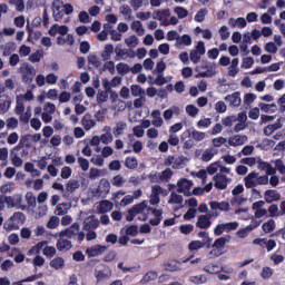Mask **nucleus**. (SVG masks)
Listing matches in <instances>:
<instances>
[{"instance_id":"nucleus-1","label":"nucleus","mask_w":285,"mask_h":285,"mask_svg":"<svg viewBox=\"0 0 285 285\" xmlns=\"http://www.w3.org/2000/svg\"><path fill=\"white\" fill-rule=\"evenodd\" d=\"M245 188H255L256 186H266L268 184V175L259 176V173L252 171L245 178Z\"/></svg>"},{"instance_id":"nucleus-2","label":"nucleus","mask_w":285,"mask_h":285,"mask_svg":"<svg viewBox=\"0 0 285 285\" xmlns=\"http://www.w3.org/2000/svg\"><path fill=\"white\" fill-rule=\"evenodd\" d=\"M226 244L228 239L224 236L217 238L214 244H212V250L209 252L210 257H222L226 253Z\"/></svg>"},{"instance_id":"nucleus-3","label":"nucleus","mask_w":285,"mask_h":285,"mask_svg":"<svg viewBox=\"0 0 285 285\" xmlns=\"http://www.w3.org/2000/svg\"><path fill=\"white\" fill-rule=\"evenodd\" d=\"M20 72L22 75V81L27 86H30L32 81H35V77L37 76V70L33 66L29 63H24L20 67Z\"/></svg>"},{"instance_id":"nucleus-4","label":"nucleus","mask_w":285,"mask_h":285,"mask_svg":"<svg viewBox=\"0 0 285 285\" xmlns=\"http://www.w3.org/2000/svg\"><path fill=\"white\" fill-rule=\"evenodd\" d=\"M177 193H183L185 197H190L193 195L190 191V188H193V180L181 178L177 181Z\"/></svg>"},{"instance_id":"nucleus-5","label":"nucleus","mask_w":285,"mask_h":285,"mask_svg":"<svg viewBox=\"0 0 285 285\" xmlns=\"http://www.w3.org/2000/svg\"><path fill=\"white\" fill-rule=\"evenodd\" d=\"M213 215L206 214L198 216V219L196 222V228H200V230H208L210 226H213Z\"/></svg>"},{"instance_id":"nucleus-6","label":"nucleus","mask_w":285,"mask_h":285,"mask_svg":"<svg viewBox=\"0 0 285 285\" xmlns=\"http://www.w3.org/2000/svg\"><path fill=\"white\" fill-rule=\"evenodd\" d=\"M97 228H99V219H97V216L91 215L85 218L82 230H97Z\"/></svg>"},{"instance_id":"nucleus-7","label":"nucleus","mask_w":285,"mask_h":285,"mask_svg":"<svg viewBox=\"0 0 285 285\" xmlns=\"http://www.w3.org/2000/svg\"><path fill=\"white\" fill-rule=\"evenodd\" d=\"M23 148H32V135L27 134L20 137V140L17 146L13 147V150H23Z\"/></svg>"},{"instance_id":"nucleus-8","label":"nucleus","mask_w":285,"mask_h":285,"mask_svg":"<svg viewBox=\"0 0 285 285\" xmlns=\"http://www.w3.org/2000/svg\"><path fill=\"white\" fill-rule=\"evenodd\" d=\"M108 250V246L96 244L86 249V254L88 257H99V255H104V252Z\"/></svg>"},{"instance_id":"nucleus-9","label":"nucleus","mask_w":285,"mask_h":285,"mask_svg":"<svg viewBox=\"0 0 285 285\" xmlns=\"http://www.w3.org/2000/svg\"><path fill=\"white\" fill-rule=\"evenodd\" d=\"M214 186L218 190H226V188L228 187V177H226V175L224 174H216L214 176Z\"/></svg>"},{"instance_id":"nucleus-10","label":"nucleus","mask_w":285,"mask_h":285,"mask_svg":"<svg viewBox=\"0 0 285 285\" xmlns=\"http://www.w3.org/2000/svg\"><path fill=\"white\" fill-rule=\"evenodd\" d=\"M185 137H191L195 141H204V139H206V132L204 131H198L196 129H194L190 132V129H187L186 131L183 132L181 135V141H184Z\"/></svg>"},{"instance_id":"nucleus-11","label":"nucleus","mask_w":285,"mask_h":285,"mask_svg":"<svg viewBox=\"0 0 285 285\" xmlns=\"http://www.w3.org/2000/svg\"><path fill=\"white\" fill-rule=\"evenodd\" d=\"M264 199L266 204H273L275 202H279L282 199V194L277 191V189H267L264 193Z\"/></svg>"},{"instance_id":"nucleus-12","label":"nucleus","mask_w":285,"mask_h":285,"mask_svg":"<svg viewBox=\"0 0 285 285\" xmlns=\"http://www.w3.org/2000/svg\"><path fill=\"white\" fill-rule=\"evenodd\" d=\"M225 101H228L229 106H233L234 108H239V106H242V94L236 91L232 95H227Z\"/></svg>"},{"instance_id":"nucleus-13","label":"nucleus","mask_w":285,"mask_h":285,"mask_svg":"<svg viewBox=\"0 0 285 285\" xmlns=\"http://www.w3.org/2000/svg\"><path fill=\"white\" fill-rule=\"evenodd\" d=\"M168 17H170V9L157 10L154 12V19L163 22V26H169Z\"/></svg>"},{"instance_id":"nucleus-14","label":"nucleus","mask_w":285,"mask_h":285,"mask_svg":"<svg viewBox=\"0 0 285 285\" xmlns=\"http://www.w3.org/2000/svg\"><path fill=\"white\" fill-rule=\"evenodd\" d=\"M12 104V98L10 96L3 94L0 96V112L4 115L10 110V105Z\"/></svg>"},{"instance_id":"nucleus-15","label":"nucleus","mask_w":285,"mask_h":285,"mask_svg":"<svg viewBox=\"0 0 285 285\" xmlns=\"http://www.w3.org/2000/svg\"><path fill=\"white\" fill-rule=\"evenodd\" d=\"M80 184L79 180L77 179H70L68 180V183L66 184V191L63 194V197H70L72 195V193H75V190H77L79 188Z\"/></svg>"},{"instance_id":"nucleus-16","label":"nucleus","mask_w":285,"mask_h":285,"mask_svg":"<svg viewBox=\"0 0 285 285\" xmlns=\"http://www.w3.org/2000/svg\"><path fill=\"white\" fill-rule=\"evenodd\" d=\"M248 141V137L246 135H235L229 138L228 144L230 146L237 147V146H244Z\"/></svg>"},{"instance_id":"nucleus-17","label":"nucleus","mask_w":285,"mask_h":285,"mask_svg":"<svg viewBox=\"0 0 285 285\" xmlns=\"http://www.w3.org/2000/svg\"><path fill=\"white\" fill-rule=\"evenodd\" d=\"M56 246H57V249L60 252H63V250L68 252L70 250V248H72V242L60 236V238H58L57 240Z\"/></svg>"},{"instance_id":"nucleus-18","label":"nucleus","mask_w":285,"mask_h":285,"mask_svg":"<svg viewBox=\"0 0 285 285\" xmlns=\"http://www.w3.org/2000/svg\"><path fill=\"white\" fill-rule=\"evenodd\" d=\"M282 120L277 119L276 122L272 124V125H267L264 129L263 132L265 135V137H271V135H273V132H275V130H279V128H282Z\"/></svg>"},{"instance_id":"nucleus-19","label":"nucleus","mask_w":285,"mask_h":285,"mask_svg":"<svg viewBox=\"0 0 285 285\" xmlns=\"http://www.w3.org/2000/svg\"><path fill=\"white\" fill-rule=\"evenodd\" d=\"M27 41H29V43H35V41H39V39H41V31H35L29 24L27 26Z\"/></svg>"},{"instance_id":"nucleus-20","label":"nucleus","mask_w":285,"mask_h":285,"mask_svg":"<svg viewBox=\"0 0 285 285\" xmlns=\"http://www.w3.org/2000/svg\"><path fill=\"white\" fill-rule=\"evenodd\" d=\"M151 117L153 126H155L156 128H161L164 126V119L161 118V111H159V109H155L154 111H151Z\"/></svg>"},{"instance_id":"nucleus-21","label":"nucleus","mask_w":285,"mask_h":285,"mask_svg":"<svg viewBox=\"0 0 285 285\" xmlns=\"http://www.w3.org/2000/svg\"><path fill=\"white\" fill-rule=\"evenodd\" d=\"M115 52V46L108 43L105 46L104 50L100 53L102 61H110V57Z\"/></svg>"},{"instance_id":"nucleus-22","label":"nucleus","mask_w":285,"mask_h":285,"mask_svg":"<svg viewBox=\"0 0 285 285\" xmlns=\"http://www.w3.org/2000/svg\"><path fill=\"white\" fill-rule=\"evenodd\" d=\"M81 122L85 130H90L91 128H95V126H97V122L95 121V119H92V116H90V114H86L82 117Z\"/></svg>"},{"instance_id":"nucleus-23","label":"nucleus","mask_w":285,"mask_h":285,"mask_svg":"<svg viewBox=\"0 0 285 285\" xmlns=\"http://www.w3.org/2000/svg\"><path fill=\"white\" fill-rule=\"evenodd\" d=\"M197 237L203 239L200 242L205 245V248H213V238H210L207 232H199Z\"/></svg>"},{"instance_id":"nucleus-24","label":"nucleus","mask_w":285,"mask_h":285,"mask_svg":"<svg viewBox=\"0 0 285 285\" xmlns=\"http://www.w3.org/2000/svg\"><path fill=\"white\" fill-rule=\"evenodd\" d=\"M49 266L51 268H55V271H60V268H63V266H66V261L63 259V257L57 256L56 258L50 261Z\"/></svg>"},{"instance_id":"nucleus-25","label":"nucleus","mask_w":285,"mask_h":285,"mask_svg":"<svg viewBox=\"0 0 285 285\" xmlns=\"http://www.w3.org/2000/svg\"><path fill=\"white\" fill-rule=\"evenodd\" d=\"M11 163L16 168H21L23 166V159H21L19 157V155L17 154V150H14V148L11 149Z\"/></svg>"},{"instance_id":"nucleus-26","label":"nucleus","mask_w":285,"mask_h":285,"mask_svg":"<svg viewBox=\"0 0 285 285\" xmlns=\"http://www.w3.org/2000/svg\"><path fill=\"white\" fill-rule=\"evenodd\" d=\"M258 108L262 110V112H277V105H275V102L269 105L265 102H261L258 105Z\"/></svg>"},{"instance_id":"nucleus-27","label":"nucleus","mask_w":285,"mask_h":285,"mask_svg":"<svg viewBox=\"0 0 285 285\" xmlns=\"http://www.w3.org/2000/svg\"><path fill=\"white\" fill-rule=\"evenodd\" d=\"M139 161L135 157H127L125 159V167L128 168L129 170H136L138 168Z\"/></svg>"},{"instance_id":"nucleus-28","label":"nucleus","mask_w":285,"mask_h":285,"mask_svg":"<svg viewBox=\"0 0 285 285\" xmlns=\"http://www.w3.org/2000/svg\"><path fill=\"white\" fill-rule=\"evenodd\" d=\"M87 61L89 66H94V68H101V60L95 53H89L87 57Z\"/></svg>"},{"instance_id":"nucleus-29","label":"nucleus","mask_w":285,"mask_h":285,"mask_svg":"<svg viewBox=\"0 0 285 285\" xmlns=\"http://www.w3.org/2000/svg\"><path fill=\"white\" fill-rule=\"evenodd\" d=\"M131 30H135L138 37H144L145 30H144V24H141V21L135 20L131 23Z\"/></svg>"},{"instance_id":"nucleus-30","label":"nucleus","mask_w":285,"mask_h":285,"mask_svg":"<svg viewBox=\"0 0 285 285\" xmlns=\"http://www.w3.org/2000/svg\"><path fill=\"white\" fill-rule=\"evenodd\" d=\"M146 208H148V200H142L141 203L134 205L131 210L135 212L136 215H141Z\"/></svg>"},{"instance_id":"nucleus-31","label":"nucleus","mask_w":285,"mask_h":285,"mask_svg":"<svg viewBox=\"0 0 285 285\" xmlns=\"http://www.w3.org/2000/svg\"><path fill=\"white\" fill-rule=\"evenodd\" d=\"M48 246V240L39 242L36 246L29 249V255H32V253H36V255H39L43 248Z\"/></svg>"},{"instance_id":"nucleus-32","label":"nucleus","mask_w":285,"mask_h":285,"mask_svg":"<svg viewBox=\"0 0 285 285\" xmlns=\"http://www.w3.org/2000/svg\"><path fill=\"white\" fill-rule=\"evenodd\" d=\"M42 254L45 255V257L47 259H52V257H55L57 255V248L55 246H46L42 249Z\"/></svg>"},{"instance_id":"nucleus-33","label":"nucleus","mask_w":285,"mask_h":285,"mask_svg":"<svg viewBox=\"0 0 285 285\" xmlns=\"http://www.w3.org/2000/svg\"><path fill=\"white\" fill-rule=\"evenodd\" d=\"M116 70L118 75H121L124 77V75H128V72H130V66H128V63L126 62H119L116 66Z\"/></svg>"},{"instance_id":"nucleus-34","label":"nucleus","mask_w":285,"mask_h":285,"mask_svg":"<svg viewBox=\"0 0 285 285\" xmlns=\"http://www.w3.org/2000/svg\"><path fill=\"white\" fill-rule=\"evenodd\" d=\"M189 282H191V284H196V285L206 284V282H208V277H206V275H204V274L190 276Z\"/></svg>"},{"instance_id":"nucleus-35","label":"nucleus","mask_w":285,"mask_h":285,"mask_svg":"<svg viewBox=\"0 0 285 285\" xmlns=\"http://www.w3.org/2000/svg\"><path fill=\"white\" fill-rule=\"evenodd\" d=\"M26 202L29 208H37V197H35V194H32V191H28L26 194Z\"/></svg>"},{"instance_id":"nucleus-36","label":"nucleus","mask_w":285,"mask_h":285,"mask_svg":"<svg viewBox=\"0 0 285 285\" xmlns=\"http://www.w3.org/2000/svg\"><path fill=\"white\" fill-rule=\"evenodd\" d=\"M216 71H215V67L210 66V69L206 70V71H200L198 72L195 78L196 79H202V78H206V77H215Z\"/></svg>"},{"instance_id":"nucleus-37","label":"nucleus","mask_w":285,"mask_h":285,"mask_svg":"<svg viewBox=\"0 0 285 285\" xmlns=\"http://www.w3.org/2000/svg\"><path fill=\"white\" fill-rule=\"evenodd\" d=\"M206 14H208V9H200L195 14L194 20L197 21V23H202L206 19Z\"/></svg>"},{"instance_id":"nucleus-38","label":"nucleus","mask_w":285,"mask_h":285,"mask_svg":"<svg viewBox=\"0 0 285 285\" xmlns=\"http://www.w3.org/2000/svg\"><path fill=\"white\" fill-rule=\"evenodd\" d=\"M126 122L119 121L116 124V127L114 128V135L115 137H119L120 135H124V130H126Z\"/></svg>"},{"instance_id":"nucleus-39","label":"nucleus","mask_w":285,"mask_h":285,"mask_svg":"<svg viewBox=\"0 0 285 285\" xmlns=\"http://www.w3.org/2000/svg\"><path fill=\"white\" fill-rule=\"evenodd\" d=\"M168 204H184V196L178 195L175 191H171Z\"/></svg>"},{"instance_id":"nucleus-40","label":"nucleus","mask_w":285,"mask_h":285,"mask_svg":"<svg viewBox=\"0 0 285 285\" xmlns=\"http://www.w3.org/2000/svg\"><path fill=\"white\" fill-rule=\"evenodd\" d=\"M10 219L11 222H17V224H23V222H26V214L22 212H16Z\"/></svg>"},{"instance_id":"nucleus-41","label":"nucleus","mask_w":285,"mask_h":285,"mask_svg":"<svg viewBox=\"0 0 285 285\" xmlns=\"http://www.w3.org/2000/svg\"><path fill=\"white\" fill-rule=\"evenodd\" d=\"M112 208H114V205H112V202L110 200H102L100 203V213H110Z\"/></svg>"},{"instance_id":"nucleus-42","label":"nucleus","mask_w":285,"mask_h":285,"mask_svg":"<svg viewBox=\"0 0 285 285\" xmlns=\"http://www.w3.org/2000/svg\"><path fill=\"white\" fill-rule=\"evenodd\" d=\"M171 178H173V169L170 168H166L159 174L160 181H168Z\"/></svg>"},{"instance_id":"nucleus-43","label":"nucleus","mask_w":285,"mask_h":285,"mask_svg":"<svg viewBox=\"0 0 285 285\" xmlns=\"http://www.w3.org/2000/svg\"><path fill=\"white\" fill-rule=\"evenodd\" d=\"M125 43L128 48H137L139 46V38L137 36H130L125 40Z\"/></svg>"},{"instance_id":"nucleus-44","label":"nucleus","mask_w":285,"mask_h":285,"mask_svg":"<svg viewBox=\"0 0 285 285\" xmlns=\"http://www.w3.org/2000/svg\"><path fill=\"white\" fill-rule=\"evenodd\" d=\"M262 228L265 233H273V230H275V220L274 219H269L266 223H264L262 225Z\"/></svg>"},{"instance_id":"nucleus-45","label":"nucleus","mask_w":285,"mask_h":285,"mask_svg":"<svg viewBox=\"0 0 285 285\" xmlns=\"http://www.w3.org/2000/svg\"><path fill=\"white\" fill-rule=\"evenodd\" d=\"M203 271H205V273H209V275H217V273H219V265H215V264H209L206 265Z\"/></svg>"},{"instance_id":"nucleus-46","label":"nucleus","mask_w":285,"mask_h":285,"mask_svg":"<svg viewBox=\"0 0 285 285\" xmlns=\"http://www.w3.org/2000/svg\"><path fill=\"white\" fill-rule=\"evenodd\" d=\"M254 63H255V59H253V57H245L243 58L240 68H244L245 70H249V68H253Z\"/></svg>"},{"instance_id":"nucleus-47","label":"nucleus","mask_w":285,"mask_h":285,"mask_svg":"<svg viewBox=\"0 0 285 285\" xmlns=\"http://www.w3.org/2000/svg\"><path fill=\"white\" fill-rule=\"evenodd\" d=\"M174 12L177 14L178 19H186V17H188V10L184 7H176Z\"/></svg>"},{"instance_id":"nucleus-48","label":"nucleus","mask_w":285,"mask_h":285,"mask_svg":"<svg viewBox=\"0 0 285 285\" xmlns=\"http://www.w3.org/2000/svg\"><path fill=\"white\" fill-rule=\"evenodd\" d=\"M112 186H116V188H121L124 184H126V179H124V176L116 175L111 180Z\"/></svg>"},{"instance_id":"nucleus-49","label":"nucleus","mask_w":285,"mask_h":285,"mask_svg":"<svg viewBox=\"0 0 285 285\" xmlns=\"http://www.w3.org/2000/svg\"><path fill=\"white\" fill-rule=\"evenodd\" d=\"M188 248L190 250H199L200 248H206V245H204L202 240H191L188 244Z\"/></svg>"},{"instance_id":"nucleus-50","label":"nucleus","mask_w":285,"mask_h":285,"mask_svg":"<svg viewBox=\"0 0 285 285\" xmlns=\"http://www.w3.org/2000/svg\"><path fill=\"white\" fill-rule=\"evenodd\" d=\"M153 279H157V272H147L146 275H144L141 282L142 284H148V282H153Z\"/></svg>"},{"instance_id":"nucleus-51","label":"nucleus","mask_w":285,"mask_h":285,"mask_svg":"<svg viewBox=\"0 0 285 285\" xmlns=\"http://www.w3.org/2000/svg\"><path fill=\"white\" fill-rule=\"evenodd\" d=\"M238 227H239V223H237V222L223 224V228H224L225 233H230V230H237Z\"/></svg>"},{"instance_id":"nucleus-52","label":"nucleus","mask_w":285,"mask_h":285,"mask_svg":"<svg viewBox=\"0 0 285 285\" xmlns=\"http://www.w3.org/2000/svg\"><path fill=\"white\" fill-rule=\"evenodd\" d=\"M179 230L183 235H190L195 230V226L193 224L180 225Z\"/></svg>"},{"instance_id":"nucleus-53","label":"nucleus","mask_w":285,"mask_h":285,"mask_svg":"<svg viewBox=\"0 0 285 285\" xmlns=\"http://www.w3.org/2000/svg\"><path fill=\"white\" fill-rule=\"evenodd\" d=\"M261 277L263 279H271V277H273V268L265 266L263 267L262 272H261Z\"/></svg>"},{"instance_id":"nucleus-54","label":"nucleus","mask_w":285,"mask_h":285,"mask_svg":"<svg viewBox=\"0 0 285 285\" xmlns=\"http://www.w3.org/2000/svg\"><path fill=\"white\" fill-rule=\"evenodd\" d=\"M186 112L189 117H197V115H199V109L195 107V105H187Z\"/></svg>"},{"instance_id":"nucleus-55","label":"nucleus","mask_w":285,"mask_h":285,"mask_svg":"<svg viewBox=\"0 0 285 285\" xmlns=\"http://www.w3.org/2000/svg\"><path fill=\"white\" fill-rule=\"evenodd\" d=\"M189 59L193 63H199V61L202 60V55L198 53V51H196L195 49H193L189 52Z\"/></svg>"},{"instance_id":"nucleus-56","label":"nucleus","mask_w":285,"mask_h":285,"mask_svg":"<svg viewBox=\"0 0 285 285\" xmlns=\"http://www.w3.org/2000/svg\"><path fill=\"white\" fill-rule=\"evenodd\" d=\"M144 89L139 85H132L131 86V95L132 97H141L144 95Z\"/></svg>"},{"instance_id":"nucleus-57","label":"nucleus","mask_w":285,"mask_h":285,"mask_svg":"<svg viewBox=\"0 0 285 285\" xmlns=\"http://www.w3.org/2000/svg\"><path fill=\"white\" fill-rule=\"evenodd\" d=\"M96 99L97 104H106L108 101V91H98Z\"/></svg>"},{"instance_id":"nucleus-58","label":"nucleus","mask_w":285,"mask_h":285,"mask_svg":"<svg viewBox=\"0 0 285 285\" xmlns=\"http://www.w3.org/2000/svg\"><path fill=\"white\" fill-rule=\"evenodd\" d=\"M223 126L230 127L235 121H237V116H227L222 119Z\"/></svg>"},{"instance_id":"nucleus-59","label":"nucleus","mask_w":285,"mask_h":285,"mask_svg":"<svg viewBox=\"0 0 285 285\" xmlns=\"http://www.w3.org/2000/svg\"><path fill=\"white\" fill-rule=\"evenodd\" d=\"M78 164H79L81 170H83L85 173H86V170H88L90 168V161H88V159H86L83 157L78 158Z\"/></svg>"},{"instance_id":"nucleus-60","label":"nucleus","mask_w":285,"mask_h":285,"mask_svg":"<svg viewBox=\"0 0 285 285\" xmlns=\"http://www.w3.org/2000/svg\"><path fill=\"white\" fill-rule=\"evenodd\" d=\"M112 132H105L100 136V141L101 144H105L107 146V144L112 142Z\"/></svg>"},{"instance_id":"nucleus-61","label":"nucleus","mask_w":285,"mask_h":285,"mask_svg":"<svg viewBox=\"0 0 285 285\" xmlns=\"http://www.w3.org/2000/svg\"><path fill=\"white\" fill-rule=\"evenodd\" d=\"M215 157L213 149H206L202 155L203 161H210Z\"/></svg>"},{"instance_id":"nucleus-62","label":"nucleus","mask_w":285,"mask_h":285,"mask_svg":"<svg viewBox=\"0 0 285 285\" xmlns=\"http://www.w3.org/2000/svg\"><path fill=\"white\" fill-rule=\"evenodd\" d=\"M215 110L216 112L223 114L226 112L227 107H226V102L219 100L215 104Z\"/></svg>"},{"instance_id":"nucleus-63","label":"nucleus","mask_w":285,"mask_h":285,"mask_svg":"<svg viewBox=\"0 0 285 285\" xmlns=\"http://www.w3.org/2000/svg\"><path fill=\"white\" fill-rule=\"evenodd\" d=\"M244 202H246V198H244L243 196H235L230 199L232 206H242Z\"/></svg>"},{"instance_id":"nucleus-64","label":"nucleus","mask_w":285,"mask_h":285,"mask_svg":"<svg viewBox=\"0 0 285 285\" xmlns=\"http://www.w3.org/2000/svg\"><path fill=\"white\" fill-rule=\"evenodd\" d=\"M277 104L279 106V112H285V94L278 98Z\"/></svg>"}]
</instances>
